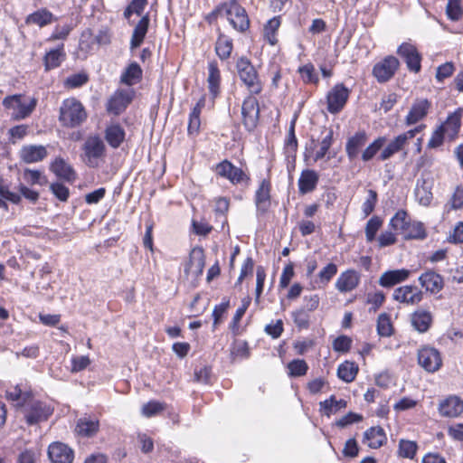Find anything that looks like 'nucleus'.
I'll list each match as a JSON object with an SVG mask.
<instances>
[{"instance_id": "0e129e2a", "label": "nucleus", "mask_w": 463, "mask_h": 463, "mask_svg": "<svg viewBox=\"0 0 463 463\" xmlns=\"http://www.w3.org/2000/svg\"><path fill=\"white\" fill-rule=\"evenodd\" d=\"M164 410L161 402L156 401H150L142 406V414L146 417H152Z\"/></svg>"}, {"instance_id": "5701e85b", "label": "nucleus", "mask_w": 463, "mask_h": 463, "mask_svg": "<svg viewBox=\"0 0 463 463\" xmlns=\"http://www.w3.org/2000/svg\"><path fill=\"white\" fill-rule=\"evenodd\" d=\"M411 274L406 269H393L383 272L379 279V285L383 288H391L405 281Z\"/></svg>"}, {"instance_id": "4468645a", "label": "nucleus", "mask_w": 463, "mask_h": 463, "mask_svg": "<svg viewBox=\"0 0 463 463\" xmlns=\"http://www.w3.org/2000/svg\"><path fill=\"white\" fill-rule=\"evenodd\" d=\"M418 362L421 367L430 373L438 371L442 363L439 352L430 346L419 350Z\"/></svg>"}, {"instance_id": "37998d69", "label": "nucleus", "mask_w": 463, "mask_h": 463, "mask_svg": "<svg viewBox=\"0 0 463 463\" xmlns=\"http://www.w3.org/2000/svg\"><path fill=\"white\" fill-rule=\"evenodd\" d=\"M333 136L334 133L332 129L326 131V135L323 137V138L318 144L319 148L316 151V153L313 156V160L315 162H317L318 160H321L326 156L333 144Z\"/></svg>"}, {"instance_id": "f3484780", "label": "nucleus", "mask_w": 463, "mask_h": 463, "mask_svg": "<svg viewBox=\"0 0 463 463\" xmlns=\"http://www.w3.org/2000/svg\"><path fill=\"white\" fill-rule=\"evenodd\" d=\"M431 108V102L427 99H417L411 105L407 116L405 124L414 125L427 117Z\"/></svg>"}, {"instance_id": "20e7f679", "label": "nucleus", "mask_w": 463, "mask_h": 463, "mask_svg": "<svg viewBox=\"0 0 463 463\" xmlns=\"http://www.w3.org/2000/svg\"><path fill=\"white\" fill-rule=\"evenodd\" d=\"M87 119V112L78 99H66L60 108L59 120L66 128H76Z\"/></svg>"}, {"instance_id": "6e6d98bb", "label": "nucleus", "mask_w": 463, "mask_h": 463, "mask_svg": "<svg viewBox=\"0 0 463 463\" xmlns=\"http://www.w3.org/2000/svg\"><path fill=\"white\" fill-rule=\"evenodd\" d=\"M230 201L226 197H219L215 200V213L220 215L222 220V230L224 229V226L227 224V220L225 217L226 213L229 210Z\"/></svg>"}, {"instance_id": "f8f14e48", "label": "nucleus", "mask_w": 463, "mask_h": 463, "mask_svg": "<svg viewBox=\"0 0 463 463\" xmlns=\"http://www.w3.org/2000/svg\"><path fill=\"white\" fill-rule=\"evenodd\" d=\"M397 53L404 60L410 71L417 73L420 71L421 55L415 45L411 43H402L398 47Z\"/></svg>"}, {"instance_id": "f704fd0d", "label": "nucleus", "mask_w": 463, "mask_h": 463, "mask_svg": "<svg viewBox=\"0 0 463 463\" xmlns=\"http://www.w3.org/2000/svg\"><path fill=\"white\" fill-rule=\"evenodd\" d=\"M364 438L372 449H378L386 441V435L383 429L380 426L371 427L364 434Z\"/></svg>"}, {"instance_id": "a211bd4d", "label": "nucleus", "mask_w": 463, "mask_h": 463, "mask_svg": "<svg viewBox=\"0 0 463 463\" xmlns=\"http://www.w3.org/2000/svg\"><path fill=\"white\" fill-rule=\"evenodd\" d=\"M360 283V274L354 269H347L340 274L335 281V288L341 293L354 290Z\"/></svg>"}, {"instance_id": "3c124183", "label": "nucleus", "mask_w": 463, "mask_h": 463, "mask_svg": "<svg viewBox=\"0 0 463 463\" xmlns=\"http://www.w3.org/2000/svg\"><path fill=\"white\" fill-rule=\"evenodd\" d=\"M292 318L299 329H307L310 324V313L305 308H298L292 312Z\"/></svg>"}, {"instance_id": "423d86ee", "label": "nucleus", "mask_w": 463, "mask_h": 463, "mask_svg": "<svg viewBox=\"0 0 463 463\" xmlns=\"http://www.w3.org/2000/svg\"><path fill=\"white\" fill-rule=\"evenodd\" d=\"M238 76L251 95L260 94L262 84L255 67L247 57H241L236 62Z\"/></svg>"}, {"instance_id": "2f4dec72", "label": "nucleus", "mask_w": 463, "mask_h": 463, "mask_svg": "<svg viewBox=\"0 0 463 463\" xmlns=\"http://www.w3.org/2000/svg\"><path fill=\"white\" fill-rule=\"evenodd\" d=\"M411 321L415 330L425 333L432 324V315L430 311L420 309L411 315Z\"/></svg>"}, {"instance_id": "0eeeda50", "label": "nucleus", "mask_w": 463, "mask_h": 463, "mask_svg": "<svg viewBox=\"0 0 463 463\" xmlns=\"http://www.w3.org/2000/svg\"><path fill=\"white\" fill-rule=\"evenodd\" d=\"M424 126H418L412 129L403 132L392 140L383 148L382 152L378 156V160L386 161L393 156L395 154L403 152V156H407V152L404 151L409 141L412 139L418 133L423 129Z\"/></svg>"}, {"instance_id": "c03bdc74", "label": "nucleus", "mask_w": 463, "mask_h": 463, "mask_svg": "<svg viewBox=\"0 0 463 463\" xmlns=\"http://www.w3.org/2000/svg\"><path fill=\"white\" fill-rule=\"evenodd\" d=\"M345 407L346 402L343 399L337 401L334 395H332L329 399L320 402L321 411H323L328 417L332 413L336 412L337 411Z\"/></svg>"}, {"instance_id": "de8ad7c7", "label": "nucleus", "mask_w": 463, "mask_h": 463, "mask_svg": "<svg viewBox=\"0 0 463 463\" xmlns=\"http://www.w3.org/2000/svg\"><path fill=\"white\" fill-rule=\"evenodd\" d=\"M427 237L424 225L420 222L413 221L407 228L405 240H423Z\"/></svg>"}, {"instance_id": "680f3d73", "label": "nucleus", "mask_w": 463, "mask_h": 463, "mask_svg": "<svg viewBox=\"0 0 463 463\" xmlns=\"http://www.w3.org/2000/svg\"><path fill=\"white\" fill-rule=\"evenodd\" d=\"M377 203V193L374 190H369L368 195L363 203L362 211L364 216L370 215L375 208Z\"/></svg>"}, {"instance_id": "9d476101", "label": "nucleus", "mask_w": 463, "mask_h": 463, "mask_svg": "<svg viewBox=\"0 0 463 463\" xmlns=\"http://www.w3.org/2000/svg\"><path fill=\"white\" fill-rule=\"evenodd\" d=\"M132 90H118L109 99L107 111L114 116L120 115L132 101Z\"/></svg>"}, {"instance_id": "dca6fc26", "label": "nucleus", "mask_w": 463, "mask_h": 463, "mask_svg": "<svg viewBox=\"0 0 463 463\" xmlns=\"http://www.w3.org/2000/svg\"><path fill=\"white\" fill-rule=\"evenodd\" d=\"M48 458L52 463H72L73 450L62 442H52L48 448Z\"/></svg>"}, {"instance_id": "9b49d317", "label": "nucleus", "mask_w": 463, "mask_h": 463, "mask_svg": "<svg viewBox=\"0 0 463 463\" xmlns=\"http://www.w3.org/2000/svg\"><path fill=\"white\" fill-rule=\"evenodd\" d=\"M392 298L402 304L414 306L423 299V292L413 285L402 286L394 289Z\"/></svg>"}, {"instance_id": "ea45409f", "label": "nucleus", "mask_w": 463, "mask_h": 463, "mask_svg": "<svg viewBox=\"0 0 463 463\" xmlns=\"http://www.w3.org/2000/svg\"><path fill=\"white\" fill-rule=\"evenodd\" d=\"M358 373V365L350 361H345L339 364L337 368V376L345 383H352Z\"/></svg>"}, {"instance_id": "bb28decb", "label": "nucleus", "mask_w": 463, "mask_h": 463, "mask_svg": "<svg viewBox=\"0 0 463 463\" xmlns=\"http://www.w3.org/2000/svg\"><path fill=\"white\" fill-rule=\"evenodd\" d=\"M439 411L444 417H457L463 411V401L457 396H450L439 403Z\"/></svg>"}, {"instance_id": "8fccbe9b", "label": "nucleus", "mask_w": 463, "mask_h": 463, "mask_svg": "<svg viewBox=\"0 0 463 463\" xmlns=\"http://www.w3.org/2000/svg\"><path fill=\"white\" fill-rule=\"evenodd\" d=\"M32 395L28 392H24L18 386L6 391V398L13 402L14 406L22 409V404L25 399H29Z\"/></svg>"}, {"instance_id": "f257e3e1", "label": "nucleus", "mask_w": 463, "mask_h": 463, "mask_svg": "<svg viewBox=\"0 0 463 463\" xmlns=\"http://www.w3.org/2000/svg\"><path fill=\"white\" fill-rule=\"evenodd\" d=\"M212 14L226 17L232 28L239 33H244L250 28L248 14L238 0H228L220 4Z\"/></svg>"}, {"instance_id": "473e14b6", "label": "nucleus", "mask_w": 463, "mask_h": 463, "mask_svg": "<svg viewBox=\"0 0 463 463\" xmlns=\"http://www.w3.org/2000/svg\"><path fill=\"white\" fill-rule=\"evenodd\" d=\"M214 49L221 61L228 60L233 50L232 39L222 33H219Z\"/></svg>"}, {"instance_id": "e433bc0d", "label": "nucleus", "mask_w": 463, "mask_h": 463, "mask_svg": "<svg viewBox=\"0 0 463 463\" xmlns=\"http://www.w3.org/2000/svg\"><path fill=\"white\" fill-rule=\"evenodd\" d=\"M204 98H201L190 112L188 122V133L190 135L197 134L199 132L201 126L200 115L203 108L204 107Z\"/></svg>"}, {"instance_id": "7c9ffc66", "label": "nucleus", "mask_w": 463, "mask_h": 463, "mask_svg": "<svg viewBox=\"0 0 463 463\" xmlns=\"http://www.w3.org/2000/svg\"><path fill=\"white\" fill-rule=\"evenodd\" d=\"M149 22H150L149 16H148V14H146V15L142 16V18L139 20V22L135 26L132 36H131V40H130V49L131 50L137 49L142 44V43L146 37V34L147 33V30H148Z\"/></svg>"}, {"instance_id": "09e8293b", "label": "nucleus", "mask_w": 463, "mask_h": 463, "mask_svg": "<svg viewBox=\"0 0 463 463\" xmlns=\"http://www.w3.org/2000/svg\"><path fill=\"white\" fill-rule=\"evenodd\" d=\"M288 370L290 377H300L307 373L308 365L303 359H294L288 363Z\"/></svg>"}, {"instance_id": "4c0bfd02", "label": "nucleus", "mask_w": 463, "mask_h": 463, "mask_svg": "<svg viewBox=\"0 0 463 463\" xmlns=\"http://www.w3.org/2000/svg\"><path fill=\"white\" fill-rule=\"evenodd\" d=\"M142 77V70L137 62L130 63L122 72L120 80L122 83L132 86L139 81Z\"/></svg>"}, {"instance_id": "774afa93", "label": "nucleus", "mask_w": 463, "mask_h": 463, "mask_svg": "<svg viewBox=\"0 0 463 463\" xmlns=\"http://www.w3.org/2000/svg\"><path fill=\"white\" fill-rule=\"evenodd\" d=\"M352 340L346 335H340L333 342V348L336 352L346 353L350 350Z\"/></svg>"}, {"instance_id": "338daca9", "label": "nucleus", "mask_w": 463, "mask_h": 463, "mask_svg": "<svg viewBox=\"0 0 463 463\" xmlns=\"http://www.w3.org/2000/svg\"><path fill=\"white\" fill-rule=\"evenodd\" d=\"M90 364V360L87 355L73 356L71 358V373H79L86 369Z\"/></svg>"}, {"instance_id": "5fc2aeb1", "label": "nucleus", "mask_w": 463, "mask_h": 463, "mask_svg": "<svg viewBox=\"0 0 463 463\" xmlns=\"http://www.w3.org/2000/svg\"><path fill=\"white\" fill-rule=\"evenodd\" d=\"M383 222L378 216H373L366 223L365 226V237L368 242H372L374 241L376 233L380 227L382 226Z\"/></svg>"}, {"instance_id": "a18cd8bd", "label": "nucleus", "mask_w": 463, "mask_h": 463, "mask_svg": "<svg viewBox=\"0 0 463 463\" xmlns=\"http://www.w3.org/2000/svg\"><path fill=\"white\" fill-rule=\"evenodd\" d=\"M418 444L409 439H400L398 447V456L404 458L412 459L417 452Z\"/></svg>"}, {"instance_id": "72a5a7b5", "label": "nucleus", "mask_w": 463, "mask_h": 463, "mask_svg": "<svg viewBox=\"0 0 463 463\" xmlns=\"http://www.w3.org/2000/svg\"><path fill=\"white\" fill-rule=\"evenodd\" d=\"M207 83L209 91L213 98L217 97L220 93L221 71L216 61H210L208 63Z\"/></svg>"}, {"instance_id": "49530a36", "label": "nucleus", "mask_w": 463, "mask_h": 463, "mask_svg": "<svg viewBox=\"0 0 463 463\" xmlns=\"http://www.w3.org/2000/svg\"><path fill=\"white\" fill-rule=\"evenodd\" d=\"M298 149V139L295 135V122L293 121L288 129V137L285 140L284 150L287 157H295Z\"/></svg>"}, {"instance_id": "864d4df0", "label": "nucleus", "mask_w": 463, "mask_h": 463, "mask_svg": "<svg viewBox=\"0 0 463 463\" xmlns=\"http://www.w3.org/2000/svg\"><path fill=\"white\" fill-rule=\"evenodd\" d=\"M446 14L451 21H458L463 15L460 0H449L446 6Z\"/></svg>"}, {"instance_id": "cd10ccee", "label": "nucleus", "mask_w": 463, "mask_h": 463, "mask_svg": "<svg viewBox=\"0 0 463 463\" xmlns=\"http://www.w3.org/2000/svg\"><path fill=\"white\" fill-rule=\"evenodd\" d=\"M367 141V135L364 131L356 132L354 136L348 138L345 145V152L350 160L357 157L361 148Z\"/></svg>"}, {"instance_id": "39448f33", "label": "nucleus", "mask_w": 463, "mask_h": 463, "mask_svg": "<svg viewBox=\"0 0 463 463\" xmlns=\"http://www.w3.org/2000/svg\"><path fill=\"white\" fill-rule=\"evenodd\" d=\"M82 160L91 168L99 167L106 156V146L98 135L90 136L82 146Z\"/></svg>"}, {"instance_id": "c85d7f7f", "label": "nucleus", "mask_w": 463, "mask_h": 463, "mask_svg": "<svg viewBox=\"0 0 463 463\" xmlns=\"http://www.w3.org/2000/svg\"><path fill=\"white\" fill-rule=\"evenodd\" d=\"M319 176L314 170H303L298 179V190L302 194L314 191L317 185Z\"/></svg>"}, {"instance_id": "c756f323", "label": "nucleus", "mask_w": 463, "mask_h": 463, "mask_svg": "<svg viewBox=\"0 0 463 463\" xmlns=\"http://www.w3.org/2000/svg\"><path fill=\"white\" fill-rule=\"evenodd\" d=\"M66 58L64 44H60L57 48L47 52L43 58V63L46 71H51L59 67Z\"/></svg>"}, {"instance_id": "c9c22d12", "label": "nucleus", "mask_w": 463, "mask_h": 463, "mask_svg": "<svg viewBox=\"0 0 463 463\" xmlns=\"http://www.w3.org/2000/svg\"><path fill=\"white\" fill-rule=\"evenodd\" d=\"M56 20L52 13L46 8H42L29 14L25 22L28 24H35L39 27H43Z\"/></svg>"}, {"instance_id": "a19ab883", "label": "nucleus", "mask_w": 463, "mask_h": 463, "mask_svg": "<svg viewBox=\"0 0 463 463\" xmlns=\"http://www.w3.org/2000/svg\"><path fill=\"white\" fill-rule=\"evenodd\" d=\"M280 26L279 17H273L269 19L264 25L263 35L265 41L270 45L274 46L278 43L277 33Z\"/></svg>"}, {"instance_id": "e2e57ef3", "label": "nucleus", "mask_w": 463, "mask_h": 463, "mask_svg": "<svg viewBox=\"0 0 463 463\" xmlns=\"http://www.w3.org/2000/svg\"><path fill=\"white\" fill-rule=\"evenodd\" d=\"M448 204L452 210H458L463 207V186L458 185L456 187Z\"/></svg>"}, {"instance_id": "79ce46f5", "label": "nucleus", "mask_w": 463, "mask_h": 463, "mask_svg": "<svg viewBox=\"0 0 463 463\" xmlns=\"http://www.w3.org/2000/svg\"><path fill=\"white\" fill-rule=\"evenodd\" d=\"M385 142V137H379L376 139H374L362 153V160L364 162H368L372 160L381 149L383 150Z\"/></svg>"}, {"instance_id": "393cba45", "label": "nucleus", "mask_w": 463, "mask_h": 463, "mask_svg": "<svg viewBox=\"0 0 463 463\" xmlns=\"http://www.w3.org/2000/svg\"><path fill=\"white\" fill-rule=\"evenodd\" d=\"M20 156L27 164L36 163L47 156V150L42 145H27L22 147Z\"/></svg>"}, {"instance_id": "4d7b16f0", "label": "nucleus", "mask_w": 463, "mask_h": 463, "mask_svg": "<svg viewBox=\"0 0 463 463\" xmlns=\"http://www.w3.org/2000/svg\"><path fill=\"white\" fill-rule=\"evenodd\" d=\"M29 131V127L27 125H17L11 128L8 130L9 141L12 144L16 143L18 140H22Z\"/></svg>"}, {"instance_id": "603ef678", "label": "nucleus", "mask_w": 463, "mask_h": 463, "mask_svg": "<svg viewBox=\"0 0 463 463\" xmlns=\"http://www.w3.org/2000/svg\"><path fill=\"white\" fill-rule=\"evenodd\" d=\"M392 325L390 317L383 313L378 317L377 319V333L379 335L387 337L392 334Z\"/></svg>"}, {"instance_id": "13d9d810", "label": "nucleus", "mask_w": 463, "mask_h": 463, "mask_svg": "<svg viewBox=\"0 0 463 463\" xmlns=\"http://www.w3.org/2000/svg\"><path fill=\"white\" fill-rule=\"evenodd\" d=\"M337 273V266L335 263H328L318 273L319 282L323 285L328 284L332 278Z\"/></svg>"}, {"instance_id": "1a4fd4ad", "label": "nucleus", "mask_w": 463, "mask_h": 463, "mask_svg": "<svg viewBox=\"0 0 463 463\" xmlns=\"http://www.w3.org/2000/svg\"><path fill=\"white\" fill-rule=\"evenodd\" d=\"M399 66L400 61L396 57L392 55L386 56L374 64L373 75L379 83H385L393 77Z\"/></svg>"}, {"instance_id": "4be33fe9", "label": "nucleus", "mask_w": 463, "mask_h": 463, "mask_svg": "<svg viewBox=\"0 0 463 463\" xmlns=\"http://www.w3.org/2000/svg\"><path fill=\"white\" fill-rule=\"evenodd\" d=\"M104 137L112 148H118L125 140L126 132L120 124L111 123L106 127Z\"/></svg>"}, {"instance_id": "052dcab7", "label": "nucleus", "mask_w": 463, "mask_h": 463, "mask_svg": "<svg viewBox=\"0 0 463 463\" xmlns=\"http://www.w3.org/2000/svg\"><path fill=\"white\" fill-rule=\"evenodd\" d=\"M455 71L453 62L448 61L437 68L436 80L439 82H443L444 80L449 78Z\"/></svg>"}, {"instance_id": "bf43d9fd", "label": "nucleus", "mask_w": 463, "mask_h": 463, "mask_svg": "<svg viewBox=\"0 0 463 463\" xmlns=\"http://www.w3.org/2000/svg\"><path fill=\"white\" fill-rule=\"evenodd\" d=\"M88 80V75L85 72L75 73L65 80V86L71 89L79 88L84 85Z\"/></svg>"}, {"instance_id": "b1692460", "label": "nucleus", "mask_w": 463, "mask_h": 463, "mask_svg": "<svg viewBox=\"0 0 463 463\" xmlns=\"http://www.w3.org/2000/svg\"><path fill=\"white\" fill-rule=\"evenodd\" d=\"M99 430V421L94 417H82L78 420L75 431L79 436L91 438Z\"/></svg>"}, {"instance_id": "69168bd1", "label": "nucleus", "mask_w": 463, "mask_h": 463, "mask_svg": "<svg viewBox=\"0 0 463 463\" xmlns=\"http://www.w3.org/2000/svg\"><path fill=\"white\" fill-rule=\"evenodd\" d=\"M50 189L60 201L66 202L68 200L70 191L63 184L58 182L53 183L51 184Z\"/></svg>"}, {"instance_id": "aec40b11", "label": "nucleus", "mask_w": 463, "mask_h": 463, "mask_svg": "<svg viewBox=\"0 0 463 463\" xmlns=\"http://www.w3.org/2000/svg\"><path fill=\"white\" fill-rule=\"evenodd\" d=\"M419 282L426 291L437 294L444 287L443 278L433 270H428L419 277Z\"/></svg>"}, {"instance_id": "412c9836", "label": "nucleus", "mask_w": 463, "mask_h": 463, "mask_svg": "<svg viewBox=\"0 0 463 463\" xmlns=\"http://www.w3.org/2000/svg\"><path fill=\"white\" fill-rule=\"evenodd\" d=\"M255 205L258 213H264L270 206V183L263 179L255 193Z\"/></svg>"}, {"instance_id": "6e6552de", "label": "nucleus", "mask_w": 463, "mask_h": 463, "mask_svg": "<svg viewBox=\"0 0 463 463\" xmlns=\"http://www.w3.org/2000/svg\"><path fill=\"white\" fill-rule=\"evenodd\" d=\"M350 90L343 84H335L326 95L327 110L331 114L339 113L345 106Z\"/></svg>"}, {"instance_id": "a878e982", "label": "nucleus", "mask_w": 463, "mask_h": 463, "mask_svg": "<svg viewBox=\"0 0 463 463\" xmlns=\"http://www.w3.org/2000/svg\"><path fill=\"white\" fill-rule=\"evenodd\" d=\"M50 168L52 172L57 175V177L67 182L72 183L76 179V173L74 169L61 157L55 158L54 161L51 164Z\"/></svg>"}, {"instance_id": "7ed1b4c3", "label": "nucleus", "mask_w": 463, "mask_h": 463, "mask_svg": "<svg viewBox=\"0 0 463 463\" xmlns=\"http://www.w3.org/2000/svg\"><path fill=\"white\" fill-rule=\"evenodd\" d=\"M3 107L10 110V117L13 120L19 121L27 118L37 105L35 98L25 99L24 95L14 94L6 96L2 101Z\"/></svg>"}, {"instance_id": "ddd939ff", "label": "nucleus", "mask_w": 463, "mask_h": 463, "mask_svg": "<svg viewBox=\"0 0 463 463\" xmlns=\"http://www.w3.org/2000/svg\"><path fill=\"white\" fill-rule=\"evenodd\" d=\"M241 114L245 128L249 131L253 130L257 126L260 116L259 102L255 97L250 96L244 99L241 106Z\"/></svg>"}, {"instance_id": "6ab92c4d", "label": "nucleus", "mask_w": 463, "mask_h": 463, "mask_svg": "<svg viewBox=\"0 0 463 463\" xmlns=\"http://www.w3.org/2000/svg\"><path fill=\"white\" fill-rule=\"evenodd\" d=\"M461 118L462 109L459 108L453 113H450L446 121L439 126V128H442V130L449 140L452 141L458 137L461 128Z\"/></svg>"}, {"instance_id": "2eb2a0df", "label": "nucleus", "mask_w": 463, "mask_h": 463, "mask_svg": "<svg viewBox=\"0 0 463 463\" xmlns=\"http://www.w3.org/2000/svg\"><path fill=\"white\" fill-rule=\"evenodd\" d=\"M215 170L218 175L228 179L233 184H241L249 180V177L241 168L235 166L228 160L219 163Z\"/></svg>"}, {"instance_id": "58836bf2", "label": "nucleus", "mask_w": 463, "mask_h": 463, "mask_svg": "<svg viewBox=\"0 0 463 463\" xmlns=\"http://www.w3.org/2000/svg\"><path fill=\"white\" fill-rule=\"evenodd\" d=\"M414 194L417 202L423 206L430 204L432 200V193L430 187L427 185L425 180H418L414 190Z\"/></svg>"}, {"instance_id": "f03ea898", "label": "nucleus", "mask_w": 463, "mask_h": 463, "mask_svg": "<svg viewBox=\"0 0 463 463\" xmlns=\"http://www.w3.org/2000/svg\"><path fill=\"white\" fill-rule=\"evenodd\" d=\"M53 405L46 401H42L31 396L25 399L20 410L28 425H36L46 421L53 413Z\"/></svg>"}]
</instances>
